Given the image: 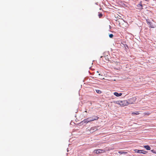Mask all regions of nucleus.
Masks as SVG:
<instances>
[{"label": "nucleus", "instance_id": "f3484780", "mask_svg": "<svg viewBox=\"0 0 156 156\" xmlns=\"http://www.w3.org/2000/svg\"><path fill=\"white\" fill-rule=\"evenodd\" d=\"M89 102H90V104L91 105L92 104V102H91V101H89Z\"/></svg>", "mask_w": 156, "mask_h": 156}, {"label": "nucleus", "instance_id": "7ed1b4c3", "mask_svg": "<svg viewBox=\"0 0 156 156\" xmlns=\"http://www.w3.org/2000/svg\"><path fill=\"white\" fill-rule=\"evenodd\" d=\"M134 151L135 153H142L144 154H146L147 153V151L142 150H134Z\"/></svg>", "mask_w": 156, "mask_h": 156}, {"label": "nucleus", "instance_id": "f8f14e48", "mask_svg": "<svg viewBox=\"0 0 156 156\" xmlns=\"http://www.w3.org/2000/svg\"><path fill=\"white\" fill-rule=\"evenodd\" d=\"M132 114L136 115H138L139 114V113L138 112H133L132 113Z\"/></svg>", "mask_w": 156, "mask_h": 156}, {"label": "nucleus", "instance_id": "0eeeda50", "mask_svg": "<svg viewBox=\"0 0 156 156\" xmlns=\"http://www.w3.org/2000/svg\"><path fill=\"white\" fill-rule=\"evenodd\" d=\"M114 94L117 97H119L122 95V93H118L117 92H115L114 93Z\"/></svg>", "mask_w": 156, "mask_h": 156}, {"label": "nucleus", "instance_id": "6e6552de", "mask_svg": "<svg viewBox=\"0 0 156 156\" xmlns=\"http://www.w3.org/2000/svg\"><path fill=\"white\" fill-rule=\"evenodd\" d=\"M144 147L147 150H150L151 149V147L149 145L144 146Z\"/></svg>", "mask_w": 156, "mask_h": 156}, {"label": "nucleus", "instance_id": "9b49d317", "mask_svg": "<svg viewBox=\"0 0 156 156\" xmlns=\"http://www.w3.org/2000/svg\"><path fill=\"white\" fill-rule=\"evenodd\" d=\"M118 153L120 154H126L127 153L126 152H123L121 151H119L118 152Z\"/></svg>", "mask_w": 156, "mask_h": 156}, {"label": "nucleus", "instance_id": "423d86ee", "mask_svg": "<svg viewBox=\"0 0 156 156\" xmlns=\"http://www.w3.org/2000/svg\"><path fill=\"white\" fill-rule=\"evenodd\" d=\"M142 2L140 1V3L136 5L137 9L140 10H141L143 9Z\"/></svg>", "mask_w": 156, "mask_h": 156}, {"label": "nucleus", "instance_id": "a211bd4d", "mask_svg": "<svg viewBox=\"0 0 156 156\" xmlns=\"http://www.w3.org/2000/svg\"><path fill=\"white\" fill-rule=\"evenodd\" d=\"M85 112H87V111H85Z\"/></svg>", "mask_w": 156, "mask_h": 156}, {"label": "nucleus", "instance_id": "6ab92c4d", "mask_svg": "<svg viewBox=\"0 0 156 156\" xmlns=\"http://www.w3.org/2000/svg\"><path fill=\"white\" fill-rule=\"evenodd\" d=\"M91 119H93V118Z\"/></svg>", "mask_w": 156, "mask_h": 156}, {"label": "nucleus", "instance_id": "dca6fc26", "mask_svg": "<svg viewBox=\"0 0 156 156\" xmlns=\"http://www.w3.org/2000/svg\"><path fill=\"white\" fill-rule=\"evenodd\" d=\"M89 120L90 122L94 121L93 119H93H89Z\"/></svg>", "mask_w": 156, "mask_h": 156}, {"label": "nucleus", "instance_id": "1a4fd4ad", "mask_svg": "<svg viewBox=\"0 0 156 156\" xmlns=\"http://www.w3.org/2000/svg\"><path fill=\"white\" fill-rule=\"evenodd\" d=\"M83 122L84 123H88L89 122H90V120H89V118H88L87 119H85L83 121Z\"/></svg>", "mask_w": 156, "mask_h": 156}, {"label": "nucleus", "instance_id": "4468645a", "mask_svg": "<svg viewBox=\"0 0 156 156\" xmlns=\"http://www.w3.org/2000/svg\"><path fill=\"white\" fill-rule=\"evenodd\" d=\"M103 15L101 13H100L98 14V16L99 18H101L102 16Z\"/></svg>", "mask_w": 156, "mask_h": 156}, {"label": "nucleus", "instance_id": "9d476101", "mask_svg": "<svg viewBox=\"0 0 156 156\" xmlns=\"http://www.w3.org/2000/svg\"><path fill=\"white\" fill-rule=\"evenodd\" d=\"M93 117H94V118H93L94 120H98V119H99V117L97 116H94Z\"/></svg>", "mask_w": 156, "mask_h": 156}, {"label": "nucleus", "instance_id": "39448f33", "mask_svg": "<svg viewBox=\"0 0 156 156\" xmlns=\"http://www.w3.org/2000/svg\"><path fill=\"white\" fill-rule=\"evenodd\" d=\"M97 130V128L96 126L92 127L89 129V131L90 133H93Z\"/></svg>", "mask_w": 156, "mask_h": 156}, {"label": "nucleus", "instance_id": "f03ea898", "mask_svg": "<svg viewBox=\"0 0 156 156\" xmlns=\"http://www.w3.org/2000/svg\"><path fill=\"white\" fill-rule=\"evenodd\" d=\"M127 102L129 104H134L137 103L138 101H137V98L136 97H133L129 99L127 101Z\"/></svg>", "mask_w": 156, "mask_h": 156}, {"label": "nucleus", "instance_id": "20e7f679", "mask_svg": "<svg viewBox=\"0 0 156 156\" xmlns=\"http://www.w3.org/2000/svg\"><path fill=\"white\" fill-rule=\"evenodd\" d=\"M105 152V151L104 150L101 149H95L94 151V153L95 154H99L101 153H104Z\"/></svg>", "mask_w": 156, "mask_h": 156}, {"label": "nucleus", "instance_id": "ddd939ff", "mask_svg": "<svg viewBox=\"0 0 156 156\" xmlns=\"http://www.w3.org/2000/svg\"><path fill=\"white\" fill-rule=\"evenodd\" d=\"M96 92L98 94H101V91L99 90H96Z\"/></svg>", "mask_w": 156, "mask_h": 156}, {"label": "nucleus", "instance_id": "2eb2a0df", "mask_svg": "<svg viewBox=\"0 0 156 156\" xmlns=\"http://www.w3.org/2000/svg\"><path fill=\"white\" fill-rule=\"evenodd\" d=\"M113 36V35L112 34H111L109 35V37L111 38H112Z\"/></svg>", "mask_w": 156, "mask_h": 156}, {"label": "nucleus", "instance_id": "f257e3e1", "mask_svg": "<svg viewBox=\"0 0 156 156\" xmlns=\"http://www.w3.org/2000/svg\"><path fill=\"white\" fill-rule=\"evenodd\" d=\"M116 103L122 107L128 105V103L127 100L118 101L116 102Z\"/></svg>", "mask_w": 156, "mask_h": 156}]
</instances>
